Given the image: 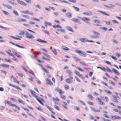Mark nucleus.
Masks as SVG:
<instances>
[{
	"label": "nucleus",
	"instance_id": "e433bc0d",
	"mask_svg": "<svg viewBox=\"0 0 121 121\" xmlns=\"http://www.w3.org/2000/svg\"><path fill=\"white\" fill-rule=\"evenodd\" d=\"M46 107H47L50 111L51 112H52V109L49 106H48L47 105H46Z\"/></svg>",
	"mask_w": 121,
	"mask_h": 121
},
{
	"label": "nucleus",
	"instance_id": "c9c22d12",
	"mask_svg": "<svg viewBox=\"0 0 121 121\" xmlns=\"http://www.w3.org/2000/svg\"><path fill=\"white\" fill-rule=\"evenodd\" d=\"M113 97L114 98L118 100L119 99V97L116 96V95L113 96Z\"/></svg>",
	"mask_w": 121,
	"mask_h": 121
},
{
	"label": "nucleus",
	"instance_id": "412c9836",
	"mask_svg": "<svg viewBox=\"0 0 121 121\" xmlns=\"http://www.w3.org/2000/svg\"><path fill=\"white\" fill-rule=\"evenodd\" d=\"M66 15L69 18H70L72 17V14L69 13H68L66 14Z\"/></svg>",
	"mask_w": 121,
	"mask_h": 121
},
{
	"label": "nucleus",
	"instance_id": "0eeeda50",
	"mask_svg": "<svg viewBox=\"0 0 121 121\" xmlns=\"http://www.w3.org/2000/svg\"><path fill=\"white\" fill-rule=\"evenodd\" d=\"M9 43H10L11 44H12L14 45H15V46L18 47L19 48H25L24 47H22V46L19 45H18L17 44H16L14 43H13V42H10Z\"/></svg>",
	"mask_w": 121,
	"mask_h": 121
},
{
	"label": "nucleus",
	"instance_id": "c756f323",
	"mask_svg": "<svg viewBox=\"0 0 121 121\" xmlns=\"http://www.w3.org/2000/svg\"><path fill=\"white\" fill-rule=\"evenodd\" d=\"M73 7L77 11H78L79 10V8L74 6H73Z\"/></svg>",
	"mask_w": 121,
	"mask_h": 121
},
{
	"label": "nucleus",
	"instance_id": "9d476101",
	"mask_svg": "<svg viewBox=\"0 0 121 121\" xmlns=\"http://www.w3.org/2000/svg\"><path fill=\"white\" fill-rule=\"evenodd\" d=\"M112 71L116 74L119 75L120 74L119 72L117 70L113 68L112 69Z\"/></svg>",
	"mask_w": 121,
	"mask_h": 121
},
{
	"label": "nucleus",
	"instance_id": "a878e982",
	"mask_svg": "<svg viewBox=\"0 0 121 121\" xmlns=\"http://www.w3.org/2000/svg\"><path fill=\"white\" fill-rule=\"evenodd\" d=\"M2 12L5 14L9 15V13L8 12H7L6 11H5L3 10H2Z\"/></svg>",
	"mask_w": 121,
	"mask_h": 121
},
{
	"label": "nucleus",
	"instance_id": "1a4fd4ad",
	"mask_svg": "<svg viewBox=\"0 0 121 121\" xmlns=\"http://www.w3.org/2000/svg\"><path fill=\"white\" fill-rule=\"evenodd\" d=\"M45 25L46 26L48 25L50 26H52V24L51 23L48 22L47 21H45Z\"/></svg>",
	"mask_w": 121,
	"mask_h": 121
},
{
	"label": "nucleus",
	"instance_id": "052dcab7",
	"mask_svg": "<svg viewBox=\"0 0 121 121\" xmlns=\"http://www.w3.org/2000/svg\"><path fill=\"white\" fill-rule=\"evenodd\" d=\"M36 7H38L40 9H41V7L38 4L36 5Z\"/></svg>",
	"mask_w": 121,
	"mask_h": 121
},
{
	"label": "nucleus",
	"instance_id": "f257e3e1",
	"mask_svg": "<svg viewBox=\"0 0 121 121\" xmlns=\"http://www.w3.org/2000/svg\"><path fill=\"white\" fill-rule=\"evenodd\" d=\"M74 51L75 52L79 54V55L81 56L84 57H86V53L80 50L77 49H75Z\"/></svg>",
	"mask_w": 121,
	"mask_h": 121
},
{
	"label": "nucleus",
	"instance_id": "680f3d73",
	"mask_svg": "<svg viewBox=\"0 0 121 121\" xmlns=\"http://www.w3.org/2000/svg\"><path fill=\"white\" fill-rule=\"evenodd\" d=\"M6 7L9 9H12V7L9 5H7Z\"/></svg>",
	"mask_w": 121,
	"mask_h": 121
},
{
	"label": "nucleus",
	"instance_id": "37998d69",
	"mask_svg": "<svg viewBox=\"0 0 121 121\" xmlns=\"http://www.w3.org/2000/svg\"><path fill=\"white\" fill-rule=\"evenodd\" d=\"M74 73L76 75H79V73L76 70L75 71Z\"/></svg>",
	"mask_w": 121,
	"mask_h": 121
},
{
	"label": "nucleus",
	"instance_id": "473e14b6",
	"mask_svg": "<svg viewBox=\"0 0 121 121\" xmlns=\"http://www.w3.org/2000/svg\"><path fill=\"white\" fill-rule=\"evenodd\" d=\"M6 52H7V53H8L9 54V55L11 56H12L13 57L14 56V55L12 53H10V52H8V51H6Z\"/></svg>",
	"mask_w": 121,
	"mask_h": 121
},
{
	"label": "nucleus",
	"instance_id": "a18cd8bd",
	"mask_svg": "<svg viewBox=\"0 0 121 121\" xmlns=\"http://www.w3.org/2000/svg\"><path fill=\"white\" fill-rule=\"evenodd\" d=\"M18 101L21 103H22L23 104H25V103L23 101H21V100H20V99H18Z\"/></svg>",
	"mask_w": 121,
	"mask_h": 121
},
{
	"label": "nucleus",
	"instance_id": "dca6fc26",
	"mask_svg": "<svg viewBox=\"0 0 121 121\" xmlns=\"http://www.w3.org/2000/svg\"><path fill=\"white\" fill-rule=\"evenodd\" d=\"M87 97L90 99L92 100L93 99H94L93 97L90 94H88L87 95Z\"/></svg>",
	"mask_w": 121,
	"mask_h": 121
},
{
	"label": "nucleus",
	"instance_id": "6e6552de",
	"mask_svg": "<svg viewBox=\"0 0 121 121\" xmlns=\"http://www.w3.org/2000/svg\"><path fill=\"white\" fill-rule=\"evenodd\" d=\"M0 67H9V65L7 64H0Z\"/></svg>",
	"mask_w": 121,
	"mask_h": 121
},
{
	"label": "nucleus",
	"instance_id": "79ce46f5",
	"mask_svg": "<svg viewBox=\"0 0 121 121\" xmlns=\"http://www.w3.org/2000/svg\"><path fill=\"white\" fill-rule=\"evenodd\" d=\"M78 101L79 102L81 103L82 105H85V104L82 101L80 100H78Z\"/></svg>",
	"mask_w": 121,
	"mask_h": 121
},
{
	"label": "nucleus",
	"instance_id": "4be33fe9",
	"mask_svg": "<svg viewBox=\"0 0 121 121\" xmlns=\"http://www.w3.org/2000/svg\"><path fill=\"white\" fill-rule=\"evenodd\" d=\"M70 79L69 78H67L66 80V82L67 83H72V82L70 80Z\"/></svg>",
	"mask_w": 121,
	"mask_h": 121
},
{
	"label": "nucleus",
	"instance_id": "a19ab883",
	"mask_svg": "<svg viewBox=\"0 0 121 121\" xmlns=\"http://www.w3.org/2000/svg\"><path fill=\"white\" fill-rule=\"evenodd\" d=\"M105 92L108 94H112V93L109 91L106 90L105 91Z\"/></svg>",
	"mask_w": 121,
	"mask_h": 121
},
{
	"label": "nucleus",
	"instance_id": "09e8293b",
	"mask_svg": "<svg viewBox=\"0 0 121 121\" xmlns=\"http://www.w3.org/2000/svg\"><path fill=\"white\" fill-rule=\"evenodd\" d=\"M44 32L45 33L47 34L48 35H49L50 33L48 31H44Z\"/></svg>",
	"mask_w": 121,
	"mask_h": 121
},
{
	"label": "nucleus",
	"instance_id": "49530a36",
	"mask_svg": "<svg viewBox=\"0 0 121 121\" xmlns=\"http://www.w3.org/2000/svg\"><path fill=\"white\" fill-rule=\"evenodd\" d=\"M107 71L109 72L112 73V71L108 67H107Z\"/></svg>",
	"mask_w": 121,
	"mask_h": 121
},
{
	"label": "nucleus",
	"instance_id": "58836bf2",
	"mask_svg": "<svg viewBox=\"0 0 121 121\" xmlns=\"http://www.w3.org/2000/svg\"><path fill=\"white\" fill-rule=\"evenodd\" d=\"M15 54L17 56L19 57H20L21 58L22 57V56H21L20 55H19L16 52L15 53Z\"/></svg>",
	"mask_w": 121,
	"mask_h": 121
},
{
	"label": "nucleus",
	"instance_id": "f8f14e48",
	"mask_svg": "<svg viewBox=\"0 0 121 121\" xmlns=\"http://www.w3.org/2000/svg\"><path fill=\"white\" fill-rule=\"evenodd\" d=\"M112 5H113V7H114L115 6L114 5H113L112 4H108V5H105V6L106 8H111L112 7V6H111Z\"/></svg>",
	"mask_w": 121,
	"mask_h": 121
},
{
	"label": "nucleus",
	"instance_id": "f3484780",
	"mask_svg": "<svg viewBox=\"0 0 121 121\" xmlns=\"http://www.w3.org/2000/svg\"><path fill=\"white\" fill-rule=\"evenodd\" d=\"M11 78L13 79V80L14 82H17V79L13 76L12 75Z\"/></svg>",
	"mask_w": 121,
	"mask_h": 121
},
{
	"label": "nucleus",
	"instance_id": "4c0bfd02",
	"mask_svg": "<svg viewBox=\"0 0 121 121\" xmlns=\"http://www.w3.org/2000/svg\"><path fill=\"white\" fill-rule=\"evenodd\" d=\"M0 28H1L2 29H3L4 30H8V29H7L8 28H5L3 26H2L0 25Z\"/></svg>",
	"mask_w": 121,
	"mask_h": 121
},
{
	"label": "nucleus",
	"instance_id": "5701e85b",
	"mask_svg": "<svg viewBox=\"0 0 121 121\" xmlns=\"http://www.w3.org/2000/svg\"><path fill=\"white\" fill-rule=\"evenodd\" d=\"M112 41L113 43H116V44H118L119 43V42L117 40H116L115 39H113L112 40Z\"/></svg>",
	"mask_w": 121,
	"mask_h": 121
},
{
	"label": "nucleus",
	"instance_id": "ddd939ff",
	"mask_svg": "<svg viewBox=\"0 0 121 121\" xmlns=\"http://www.w3.org/2000/svg\"><path fill=\"white\" fill-rule=\"evenodd\" d=\"M80 40L82 42L87 41L88 39L86 38H81L80 39Z\"/></svg>",
	"mask_w": 121,
	"mask_h": 121
},
{
	"label": "nucleus",
	"instance_id": "0e129e2a",
	"mask_svg": "<svg viewBox=\"0 0 121 121\" xmlns=\"http://www.w3.org/2000/svg\"><path fill=\"white\" fill-rule=\"evenodd\" d=\"M25 1L29 3H30L31 1L30 0H25Z\"/></svg>",
	"mask_w": 121,
	"mask_h": 121
},
{
	"label": "nucleus",
	"instance_id": "13d9d810",
	"mask_svg": "<svg viewBox=\"0 0 121 121\" xmlns=\"http://www.w3.org/2000/svg\"><path fill=\"white\" fill-rule=\"evenodd\" d=\"M110 56L113 59H114L116 60H117V58L114 56Z\"/></svg>",
	"mask_w": 121,
	"mask_h": 121
},
{
	"label": "nucleus",
	"instance_id": "338daca9",
	"mask_svg": "<svg viewBox=\"0 0 121 121\" xmlns=\"http://www.w3.org/2000/svg\"><path fill=\"white\" fill-rule=\"evenodd\" d=\"M22 19L21 18H20L18 19L17 20V21L19 22H22Z\"/></svg>",
	"mask_w": 121,
	"mask_h": 121
},
{
	"label": "nucleus",
	"instance_id": "3c124183",
	"mask_svg": "<svg viewBox=\"0 0 121 121\" xmlns=\"http://www.w3.org/2000/svg\"><path fill=\"white\" fill-rule=\"evenodd\" d=\"M90 108L92 111L95 112L96 109L95 108H93L92 107H90Z\"/></svg>",
	"mask_w": 121,
	"mask_h": 121
},
{
	"label": "nucleus",
	"instance_id": "f704fd0d",
	"mask_svg": "<svg viewBox=\"0 0 121 121\" xmlns=\"http://www.w3.org/2000/svg\"><path fill=\"white\" fill-rule=\"evenodd\" d=\"M100 29L104 30H106L107 29L105 27H100Z\"/></svg>",
	"mask_w": 121,
	"mask_h": 121
},
{
	"label": "nucleus",
	"instance_id": "864d4df0",
	"mask_svg": "<svg viewBox=\"0 0 121 121\" xmlns=\"http://www.w3.org/2000/svg\"><path fill=\"white\" fill-rule=\"evenodd\" d=\"M83 14L87 15H89L91 14L90 13L88 12L84 13Z\"/></svg>",
	"mask_w": 121,
	"mask_h": 121
},
{
	"label": "nucleus",
	"instance_id": "2eb2a0df",
	"mask_svg": "<svg viewBox=\"0 0 121 121\" xmlns=\"http://www.w3.org/2000/svg\"><path fill=\"white\" fill-rule=\"evenodd\" d=\"M61 48L63 50L66 51H68L69 50V49L68 48L66 47H65L64 46H61Z\"/></svg>",
	"mask_w": 121,
	"mask_h": 121
},
{
	"label": "nucleus",
	"instance_id": "20e7f679",
	"mask_svg": "<svg viewBox=\"0 0 121 121\" xmlns=\"http://www.w3.org/2000/svg\"><path fill=\"white\" fill-rule=\"evenodd\" d=\"M111 117L112 118V119L114 120L115 119H117L118 120H119L121 119V117H119L117 115L112 116Z\"/></svg>",
	"mask_w": 121,
	"mask_h": 121
},
{
	"label": "nucleus",
	"instance_id": "5fc2aeb1",
	"mask_svg": "<svg viewBox=\"0 0 121 121\" xmlns=\"http://www.w3.org/2000/svg\"><path fill=\"white\" fill-rule=\"evenodd\" d=\"M103 14H104V15H105L107 16H109V14H108V13H107L106 12H104V13H103Z\"/></svg>",
	"mask_w": 121,
	"mask_h": 121
},
{
	"label": "nucleus",
	"instance_id": "2f4dec72",
	"mask_svg": "<svg viewBox=\"0 0 121 121\" xmlns=\"http://www.w3.org/2000/svg\"><path fill=\"white\" fill-rule=\"evenodd\" d=\"M54 107L56 109L58 110H60L58 106L56 105H54Z\"/></svg>",
	"mask_w": 121,
	"mask_h": 121
},
{
	"label": "nucleus",
	"instance_id": "69168bd1",
	"mask_svg": "<svg viewBox=\"0 0 121 121\" xmlns=\"http://www.w3.org/2000/svg\"><path fill=\"white\" fill-rule=\"evenodd\" d=\"M4 60L8 62H10L11 61V60L9 59L8 60L6 59H5Z\"/></svg>",
	"mask_w": 121,
	"mask_h": 121
},
{
	"label": "nucleus",
	"instance_id": "aec40b11",
	"mask_svg": "<svg viewBox=\"0 0 121 121\" xmlns=\"http://www.w3.org/2000/svg\"><path fill=\"white\" fill-rule=\"evenodd\" d=\"M72 57L76 61H78V60H79L78 58V57L74 56H73Z\"/></svg>",
	"mask_w": 121,
	"mask_h": 121
},
{
	"label": "nucleus",
	"instance_id": "c03bdc74",
	"mask_svg": "<svg viewBox=\"0 0 121 121\" xmlns=\"http://www.w3.org/2000/svg\"><path fill=\"white\" fill-rule=\"evenodd\" d=\"M42 57L43 59L45 60H48V61H49L50 60V59H47L45 57H44L42 56Z\"/></svg>",
	"mask_w": 121,
	"mask_h": 121
},
{
	"label": "nucleus",
	"instance_id": "8fccbe9b",
	"mask_svg": "<svg viewBox=\"0 0 121 121\" xmlns=\"http://www.w3.org/2000/svg\"><path fill=\"white\" fill-rule=\"evenodd\" d=\"M79 70H80L81 71H84L82 69L80 68V67H76Z\"/></svg>",
	"mask_w": 121,
	"mask_h": 121
},
{
	"label": "nucleus",
	"instance_id": "7c9ffc66",
	"mask_svg": "<svg viewBox=\"0 0 121 121\" xmlns=\"http://www.w3.org/2000/svg\"><path fill=\"white\" fill-rule=\"evenodd\" d=\"M9 2L11 4H13V5H17V4H16V3H15L14 2H13L12 1H9Z\"/></svg>",
	"mask_w": 121,
	"mask_h": 121
},
{
	"label": "nucleus",
	"instance_id": "774afa93",
	"mask_svg": "<svg viewBox=\"0 0 121 121\" xmlns=\"http://www.w3.org/2000/svg\"><path fill=\"white\" fill-rule=\"evenodd\" d=\"M105 62L108 65H110L111 64V63L109 61H105Z\"/></svg>",
	"mask_w": 121,
	"mask_h": 121
},
{
	"label": "nucleus",
	"instance_id": "4d7b16f0",
	"mask_svg": "<svg viewBox=\"0 0 121 121\" xmlns=\"http://www.w3.org/2000/svg\"><path fill=\"white\" fill-rule=\"evenodd\" d=\"M40 118L43 120L45 121V118H44V117H42V116H40Z\"/></svg>",
	"mask_w": 121,
	"mask_h": 121
},
{
	"label": "nucleus",
	"instance_id": "39448f33",
	"mask_svg": "<svg viewBox=\"0 0 121 121\" xmlns=\"http://www.w3.org/2000/svg\"><path fill=\"white\" fill-rule=\"evenodd\" d=\"M17 1L18 3L22 5H24V6H26L27 5L26 3L20 0H17Z\"/></svg>",
	"mask_w": 121,
	"mask_h": 121
},
{
	"label": "nucleus",
	"instance_id": "f03ea898",
	"mask_svg": "<svg viewBox=\"0 0 121 121\" xmlns=\"http://www.w3.org/2000/svg\"><path fill=\"white\" fill-rule=\"evenodd\" d=\"M22 34L24 35H26V37L27 38L32 39L35 38L34 37L33 35H29V33L26 31L24 32Z\"/></svg>",
	"mask_w": 121,
	"mask_h": 121
},
{
	"label": "nucleus",
	"instance_id": "cd10ccee",
	"mask_svg": "<svg viewBox=\"0 0 121 121\" xmlns=\"http://www.w3.org/2000/svg\"><path fill=\"white\" fill-rule=\"evenodd\" d=\"M52 51L53 53L55 55H57V52H56V50L54 49L53 50H52Z\"/></svg>",
	"mask_w": 121,
	"mask_h": 121
},
{
	"label": "nucleus",
	"instance_id": "a211bd4d",
	"mask_svg": "<svg viewBox=\"0 0 121 121\" xmlns=\"http://www.w3.org/2000/svg\"><path fill=\"white\" fill-rule=\"evenodd\" d=\"M66 72L67 73H68L70 75H72V72L71 71H70L69 70L67 69L66 70Z\"/></svg>",
	"mask_w": 121,
	"mask_h": 121
},
{
	"label": "nucleus",
	"instance_id": "b1692460",
	"mask_svg": "<svg viewBox=\"0 0 121 121\" xmlns=\"http://www.w3.org/2000/svg\"><path fill=\"white\" fill-rule=\"evenodd\" d=\"M82 20L83 21H84L85 20L86 21H89L90 20V19L86 17H84L82 18Z\"/></svg>",
	"mask_w": 121,
	"mask_h": 121
},
{
	"label": "nucleus",
	"instance_id": "de8ad7c7",
	"mask_svg": "<svg viewBox=\"0 0 121 121\" xmlns=\"http://www.w3.org/2000/svg\"><path fill=\"white\" fill-rule=\"evenodd\" d=\"M94 117L91 115H90V120H93L94 119Z\"/></svg>",
	"mask_w": 121,
	"mask_h": 121
},
{
	"label": "nucleus",
	"instance_id": "bb28decb",
	"mask_svg": "<svg viewBox=\"0 0 121 121\" xmlns=\"http://www.w3.org/2000/svg\"><path fill=\"white\" fill-rule=\"evenodd\" d=\"M13 13H14V14L18 16H19V14L17 13V12L15 10H13Z\"/></svg>",
	"mask_w": 121,
	"mask_h": 121
},
{
	"label": "nucleus",
	"instance_id": "603ef678",
	"mask_svg": "<svg viewBox=\"0 0 121 121\" xmlns=\"http://www.w3.org/2000/svg\"><path fill=\"white\" fill-rule=\"evenodd\" d=\"M22 13L25 14L27 13H29V11L28 10H26V11H22Z\"/></svg>",
	"mask_w": 121,
	"mask_h": 121
},
{
	"label": "nucleus",
	"instance_id": "72a5a7b5",
	"mask_svg": "<svg viewBox=\"0 0 121 121\" xmlns=\"http://www.w3.org/2000/svg\"><path fill=\"white\" fill-rule=\"evenodd\" d=\"M109 82L110 83L112 84L113 85L115 86V83L113 82L111 80H109Z\"/></svg>",
	"mask_w": 121,
	"mask_h": 121
},
{
	"label": "nucleus",
	"instance_id": "bf43d9fd",
	"mask_svg": "<svg viewBox=\"0 0 121 121\" xmlns=\"http://www.w3.org/2000/svg\"><path fill=\"white\" fill-rule=\"evenodd\" d=\"M23 17L27 18H29V16H28L24 15H23Z\"/></svg>",
	"mask_w": 121,
	"mask_h": 121
},
{
	"label": "nucleus",
	"instance_id": "e2e57ef3",
	"mask_svg": "<svg viewBox=\"0 0 121 121\" xmlns=\"http://www.w3.org/2000/svg\"><path fill=\"white\" fill-rule=\"evenodd\" d=\"M56 27L57 28H60L61 29L62 28L60 26V25H56Z\"/></svg>",
	"mask_w": 121,
	"mask_h": 121
},
{
	"label": "nucleus",
	"instance_id": "c85d7f7f",
	"mask_svg": "<svg viewBox=\"0 0 121 121\" xmlns=\"http://www.w3.org/2000/svg\"><path fill=\"white\" fill-rule=\"evenodd\" d=\"M45 66L47 68L50 69L52 70L53 69V68H52V67H51L50 66H49L48 65H45Z\"/></svg>",
	"mask_w": 121,
	"mask_h": 121
},
{
	"label": "nucleus",
	"instance_id": "6ab92c4d",
	"mask_svg": "<svg viewBox=\"0 0 121 121\" xmlns=\"http://www.w3.org/2000/svg\"><path fill=\"white\" fill-rule=\"evenodd\" d=\"M66 29L68 30H72V29L71 27L69 26H66L65 27Z\"/></svg>",
	"mask_w": 121,
	"mask_h": 121
},
{
	"label": "nucleus",
	"instance_id": "4468645a",
	"mask_svg": "<svg viewBox=\"0 0 121 121\" xmlns=\"http://www.w3.org/2000/svg\"><path fill=\"white\" fill-rule=\"evenodd\" d=\"M46 81L47 82L48 84H50V85L53 84L52 82L49 79H46Z\"/></svg>",
	"mask_w": 121,
	"mask_h": 121
},
{
	"label": "nucleus",
	"instance_id": "7ed1b4c3",
	"mask_svg": "<svg viewBox=\"0 0 121 121\" xmlns=\"http://www.w3.org/2000/svg\"><path fill=\"white\" fill-rule=\"evenodd\" d=\"M93 33L95 35V38H99V37L100 35V34L97 32L95 31H93Z\"/></svg>",
	"mask_w": 121,
	"mask_h": 121
},
{
	"label": "nucleus",
	"instance_id": "393cba45",
	"mask_svg": "<svg viewBox=\"0 0 121 121\" xmlns=\"http://www.w3.org/2000/svg\"><path fill=\"white\" fill-rule=\"evenodd\" d=\"M53 100L54 101H55L56 102H59V100L58 98H55L54 97H53L52 98Z\"/></svg>",
	"mask_w": 121,
	"mask_h": 121
},
{
	"label": "nucleus",
	"instance_id": "9b49d317",
	"mask_svg": "<svg viewBox=\"0 0 121 121\" xmlns=\"http://www.w3.org/2000/svg\"><path fill=\"white\" fill-rule=\"evenodd\" d=\"M37 41H38L39 42L41 43H47V41H45L44 40H43L41 39H37Z\"/></svg>",
	"mask_w": 121,
	"mask_h": 121
},
{
	"label": "nucleus",
	"instance_id": "423d86ee",
	"mask_svg": "<svg viewBox=\"0 0 121 121\" xmlns=\"http://www.w3.org/2000/svg\"><path fill=\"white\" fill-rule=\"evenodd\" d=\"M71 20L74 22L78 23L79 24H81V23L78 21V19H76L75 18H72L71 19Z\"/></svg>",
	"mask_w": 121,
	"mask_h": 121
},
{
	"label": "nucleus",
	"instance_id": "6e6d98bb",
	"mask_svg": "<svg viewBox=\"0 0 121 121\" xmlns=\"http://www.w3.org/2000/svg\"><path fill=\"white\" fill-rule=\"evenodd\" d=\"M55 90L56 91H61V90L58 87L56 88V89Z\"/></svg>",
	"mask_w": 121,
	"mask_h": 121
},
{
	"label": "nucleus",
	"instance_id": "ea45409f",
	"mask_svg": "<svg viewBox=\"0 0 121 121\" xmlns=\"http://www.w3.org/2000/svg\"><path fill=\"white\" fill-rule=\"evenodd\" d=\"M74 108L75 109H76V110H77L78 111H79L80 110V108L78 107H77L75 106L74 107Z\"/></svg>",
	"mask_w": 121,
	"mask_h": 121
}]
</instances>
